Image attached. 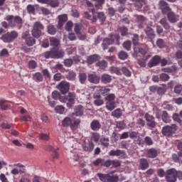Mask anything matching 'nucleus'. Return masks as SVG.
Returning a JSON list of instances; mask_svg holds the SVG:
<instances>
[{
    "instance_id": "obj_32",
    "label": "nucleus",
    "mask_w": 182,
    "mask_h": 182,
    "mask_svg": "<svg viewBox=\"0 0 182 182\" xmlns=\"http://www.w3.org/2000/svg\"><path fill=\"white\" fill-rule=\"evenodd\" d=\"M139 167L141 170H147L149 168V161L144 158L141 159L139 161Z\"/></svg>"
},
{
    "instance_id": "obj_54",
    "label": "nucleus",
    "mask_w": 182,
    "mask_h": 182,
    "mask_svg": "<svg viewBox=\"0 0 182 182\" xmlns=\"http://www.w3.org/2000/svg\"><path fill=\"white\" fill-rule=\"evenodd\" d=\"M156 46H158V48H159L160 49H163V48L166 46V42H164V40L159 38L156 41Z\"/></svg>"
},
{
    "instance_id": "obj_45",
    "label": "nucleus",
    "mask_w": 182,
    "mask_h": 182,
    "mask_svg": "<svg viewBox=\"0 0 182 182\" xmlns=\"http://www.w3.org/2000/svg\"><path fill=\"white\" fill-rule=\"evenodd\" d=\"M96 66H98L100 69H106L107 68V62L105 60H102L101 61H99L96 63Z\"/></svg>"
},
{
    "instance_id": "obj_40",
    "label": "nucleus",
    "mask_w": 182,
    "mask_h": 182,
    "mask_svg": "<svg viewBox=\"0 0 182 182\" xmlns=\"http://www.w3.org/2000/svg\"><path fill=\"white\" fill-rule=\"evenodd\" d=\"M137 23L139 24V28H143V23H144L146 21V17L143 16L142 15H136L135 16Z\"/></svg>"
},
{
    "instance_id": "obj_18",
    "label": "nucleus",
    "mask_w": 182,
    "mask_h": 182,
    "mask_svg": "<svg viewBox=\"0 0 182 182\" xmlns=\"http://www.w3.org/2000/svg\"><path fill=\"white\" fill-rule=\"evenodd\" d=\"M82 28H83V26L81 23H77L75 24L74 32L81 40L85 39V35L82 34Z\"/></svg>"
},
{
    "instance_id": "obj_26",
    "label": "nucleus",
    "mask_w": 182,
    "mask_h": 182,
    "mask_svg": "<svg viewBox=\"0 0 182 182\" xmlns=\"http://www.w3.org/2000/svg\"><path fill=\"white\" fill-rule=\"evenodd\" d=\"M99 59H100V55L97 54L90 55L87 58V63H88V65H93V63L97 62Z\"/></svg>"
},
{
    "instance_id": "obj_48",
    "label": "nucleus",
    "mask_w": 182,
    "mask_h": 182,
    "mask_svg": "<svg viewBox=\"0 0 182 182\" xmlns=\"http://www.w3.org/2000/svg\"><path fill=\"white\" fill-rule=\"evenodd\" d=\"M7 102L5 100H0V107L2 110H6L9 108V105L6 104Z\"/></svg>"
},
{
    "instance_id": "obj_46",
    "label": "nucleus",
    "mask_w": 182,
    "mask_h": 182,
    "mask_svg": "<svg viewBox=\"0 0 182 182\" xmlns=\"http://www.w3.org/2000/svg\"><path fill=\"white\" fill-rule=\"evenodd\" d=\"M71 123H72V119L70 117H65L62 121V124L63 127H69V126L70 127Z\"/></svg>"
},
{
    "instance_id": "obj_19",
    "label": "nucleus",
    "mask_w": 182,
    "mask_h": 182,
    "mask_svg": "<svg viewBox=\"0 0 182 182\" xmlns=\"http://www.w3.org/2000/svg\"><path fill=\"white\" fill-rule=\"evenodd\" d=\"M53 59H60L65 56V51L57 48H53Z\"/></svg>"
},
{
    "instance_id": "obj_53",
    "label": "nucleus",
    "mask_w": 182,
    "mask_h": 182,
    "mask_svg": "<svg viewBox=\"0 0 182 182\" xmlns=\"http://www.w3.org/2000/svg\"><path fill=\"white\" fill-rule=\"evenodd\" d=\"M116 126L117 129H119V130H124V129H126V123L124 121L117 122Z\"/></svg>"
},
{
    "instance_id": "obj_38",
    "label": "nucleus",
    "mask_w": 182,
    "mask_h": 182,
    "mask_svg": "<svg viewBox=\"0 0 182 182\" xmlns=\"http://www.w3.org/2000/svg\"><path fill=\"white\" fill-rule=\"evenodd\" d=\"M109 72L112 73V75L115 74L117 75V76H122V71L120 70V68L114 66H112L109 68Z\"/></svg>"
},
{
    "instance_id": "obj_34",
    "label": "nucleus",
    "mask_w": 182,
    "mask_h": 182,
    "mask_svg": "<svg viewBox=\"0 0 182 182\" xmlns=\"http://www.w3.org/2000/svg\"><path fill=\"white\" fill-rule=\"evenodd\" d=\"M97 90L99 95L101 94L103 96H106L107 93L110 92V88H108L107 87H97Z\"/></svg>"
},
{
    "instance_id": "obj_28",
    "label": "nucleus",
    "mask_w": 182,
    "mask_h": 182,
    "mask_svg": "<svg viewBox=\"0 0 182 182\" xmlns=\"http://www.w3.org/2000/svg\"><path fill=\"white\" fill-rule=\"evenodd\" d=\"M93 98L95 99L94 105H95V106H102L105 103L100 94H94Z\"/></svg>"
},
{
    "instance_id": "obj_22",
    "label": "nucleus",
    "mask_w": 182,
    "mask_h": 182,
    "mask_svg": "<svg viewBox=\"0 0 182 182\" xmlns=\"http://www.w3.org/2000/svg\"><path fill=\"white\" fill-rule=\"evenodd\" d=\"M95 149V144L93 142H85L82 144V149L84 151H87V153H92Z\"/></svg>"
},
{
    "instance_id": "obj_52",
    "label": "nucleus",
    "mask_w": 182,
    "mask_h": 182,
    "mask_svg": "<svg viewBox=\"0 0 182 182\" xmlns=\"http://www.w3.org/2000/svg\"><path fill=\"white\" fill-rule=\"evenodd\" d=\"M35 11H36V9L35 8L34 5L28 4L27 6L28 14H30L31 15H35Z\"/></svg>"
},
{
    "instance_id": "obj_47",
    "label": "nucleus",
    "mask_w": 182,
    "mask_h": 182,
    "mask_svg": "<svg viewBox=\"0 0 182 182\" xmlns=\"http://www.w3.org/2000/svg\"><path fill=\"white\" fill-rule=\"evenodd\" d=\"M159 23L162 25L163 28L166 31L170 29V25L167 23V19L166 18H161L159 21Z\"/></svg>"
},
{
    "instance_id": "obj_39",
    "label": "nucleus",
    "mask_w": 182,
    "mask_h": 182,
    "mask_svg": "<svg viewBox=\"0 0 182 182\" xmlns=\"http://www.w3.org/2000/svg\"><path fill=\"white\" fill-rule=\"evenodd\" d=\"M134 2L135 8L141 9L143 8V4H146V0H132Z\"/></svg>"
},
{
    "instance_id": "obj_63",
    "label": "nucleus",
    "mask_w": 182,
    "mask_h": 182,
    "mask_svg": "<svg viewBox=\"0 0 182 182\" xmlns=\"http://www.w3.org/2000/svg\"><path fill=\"white\" fill-rule=\"evenodd\" d=\"M100 143L102 146H104L105 147H109V138L102 137L100 139Z\"/></svg>"
},
{
    "instance_id": "obj_57",
    "label": "nucleus",
    "mask_w": 182,
    "mask_h": 182,
    "mask_svg": "<svg viewBox=\"0 0 182 182\" xmlns=\"http://www.w3.org/2000/svg\"><path fill=\"white\" fill-rule=\"evenodd\" d=\"M118 58L121 60H125V59H127V58H129V55H127V53L124 51H120L119 53Z\"/></svg>"
},
{
    "instance_id": "obj_5",
    "label": "nucleus",
    "mask_w": 182,
    "mask_h": 182,
    "mask_svg": "<svg viewBox=\"0 0 182 182\" xmlns=\"http://www.w3.org/2000/svg\"><path fill=\"white\" fill-rule=\"evenodd\" d=\"M75 100H76V93L75 92H68V95L62 96L60 98V102L66 103L68 109H70L75 105Z\"/></svg>"
},
{
    "instance_id": "obj_29",
    "label": "nucleus",
    "mask_w": 182,
    "mask_h": 182,
    "mask_svg": "<svg viewBox=\"0 0 182 182\" xmlns=\"http://www.w3.org/2000/svg\"><path fill=\"white\" fill-rule=\"evenodd\" d=\"M32 79L33 80H34V82H36L37 83L43 82V75L41 72H36L33 74Z\"/></svg>"
},
{
    "instance_id": "obj_37",
    "label": "nucleus",
    "mask_w": 182,
    "mask_h": 182,
    "mask_svg": "<svg viewBox=\"0 0 182 182\" xmlns=\"http://www.w3.org/2000/svg\"><path fill=\"white\" fill-rule=\"evenodd\" d=\"M162 72H165L166 73H176L177 72V67L176 65L164 68L161 69Z\"/></svg>"
},
{
    "instance_id": "obj_25",
    "label": "nucleus",
    "mask_w": 182,
    "mask_h": 182,
    "mask_svg": "<svg viewBox=\"0 0 182 182\" xmlns=\"http://www.w3.org/2000/svg\"><path fill=\"white\" fill-rule=\"evenodd\" d=\"M68 21V15L67 14H63L58 16V29H60L62 26L65 25V23Z\"/></svg>"
},
{
    "instance_id": "obj_35",
    "label": "nucleus",
    "mask_w": 182,
    "mask_h": 182,
    "mask_svg": "<svg viewBox=\"0 0 182 182\" xmlns=\"http://www.w3.org/2000/svg\"><path fill=\"white\" fill-rule=\"evenodd\" d=\"M80 124V119H72L70 127L71 130H76V129H77V127H79Z\"/></svg>"
},
{
    "instance_id": "obj_16",
    "label": "nucleus",
    "mask_w": 182,
    "mask_h": 182,
    "mask_svg": "<svg viewBox=\"0 0 182 182\" xmlns=\"http://www.w3.org/2000/svg\"><path fill=\"white\" fill-rule=\"evenodd\" d=\"M92 164H94L96 166H100L101 167H107L109 168V159L105 160L104 159L98 158L95 161L92 162Z\"/></svg>"
},
{
    "instance_id": "obj_41",
    "label": "nucleus",
    "mask_w": 182,
    "mask_h": 182,
    "mask_svg": "<svg viewBox=\"0 0 182 182\" xmlns=\"http://www.w3.org/2000/svg\"><path fill=\"white\" fill-rule=\"evenodd\" d=\"M112 117H116L117 119H119V117H122V116L123 115V112H122V109L120 108H117L115 110H114L112 112Z\"/></svg>"
},
{
    "instance_id": "obj_50",
    "label": "nucleus",
    "mask_w": 182,
    "mask_h": 182,
    "mask_svg": "<svg viewBox=\"0 0 182 182\" xmlns=\"http://www.w3.org/2000/svg\"><path fill=\"white\" fill-rule=\"evenodd\" d=\"M108 162H109V167H110V166H114V167H120V166L122 164L119 162V161H118V160H110V159H108Z\"/></svg>"
},
{
    "instance_id": "obj_3",
    "label": "nucleus",
    "mask_w": 182,
    "mask_h": 182,
    "mask_svg": "<svg viewBox=\"0 0 182 182\" xmlns=\"http://www.w3.org/2000/svg\"><path fill=\"white\" fill-rule=\"evenodd\" d=\"M116 171H112L109 173H97V177L102 182H119V176L113 175Z\"/></svg>"
},
{
    "instance_id": "obj_15",
    "label": "nucleus",
    "mask_w": 182,
    "mask_h": 182,
    "mask_svg": "<svg viewBox=\"0 0 182 182\" xmlns=\"http://www.w3.org/2000/svg\"><path fill=\"white\" fill-rule=\"evenodd\" d=\"M159 9L164 15H168L171 11V9L168 6V4L164 1H159Z\"/></svg>"
},
{
    "instance_id": "obj_11",
    "label": "nucleus",
    "mask_w": 182,
    "mask_h": 182,
    "mask_svg": "<svg viewBox=\"0 0 182 182\" xmlns=\"http://www.w3.org/2000/svg\"><path fill=\"white\" fill-rule=\"evenodd\" d=\"M21 38L25 41L27 46H33V45L36 43V40L31 36V34H29V32L28 31L23 33Z\"/></svg>"
},
{
    "instance_id": "obj_64",
    "label": "nucleus",
    "mask_w": 182,
    "mask_h": 182,
    "mask_svg": "<svg viewBox=\"0 0 182 182\" xmlns=\"http://www.w3.org/2000/svg\"><path fill=\"white\" fill-rule=\"evenodd\" d=\"M119 31L121 33V36H127V35L129 32V29L126 26H122L119 28Z\"/></svg>"
},
{
    "instance_id": "obj_14",
    "label": "nucleus",
    "mask_w": 182,
    "mask_h": 182,
    "mask_svg": "<svg viewBox=\"0 0 182 182\" xmlns=\"http://www.w3.org/2000/svg\"><path fill=\"white\" fill-rule=\"evenodd\" d=\"M144 118L145 120H146L147 123H146V126H148V127H151V129H154V127H156V120L154 119V117H153V115H151L149 113L145 114L144 115Z\"/></svg>"
},
{
    "instance_id": "obj_20",
    "label": "nucleus",
    "mask_w": 182,
    "mask_h": 182,
    "mask_svg": "<svg viewBox=\"0 0 182 182\" xmlns=\"http://www.w3.org/2000/svg\"><path fill=\"white\" fill-rule=\"evenodd\" d=\"M160 60H161V57H160V55H154L148 64L149 68L157 66V65L160 63Z\"/></svg>"
},
{
    "instance_id": "obj_49",
    "label": "nucleus",
    "mask_w": 182,
    "mask_h": 182,
    "mask_svg": "<svg viewBox=\"0 0 182 182\" xmlns=\"http://www.w3.org/2000/svg\"><path fill=\"white\" fill-rule=\"evenodd\" d=\"M28 68L30 70H33L36 68H38V63H36V61H35L33 60H31L28 63Z\"/></svg>"
},
{
    "instance_id": "obj_24",
    "label": "nucleus",
    "mask_w": 182,
    "mask_h": 182,
    "mask_svg": "<svg viewBox=\"0 0 182 182\" xmlns=\"http://www.w3.org/2000/svg\"><path fill=\"white\" fill-rule=\"evenodd\" d=\"M168 21L171 23H176L178 21V15L176 14L174 12L171 11L167 14Z\"/></svg>"
},
{
    "instance_id": "obj_43",
    "label": "nucleus",
    "mask_w": 182,
    "mask_h": 182,
    "mask_svg": "<svg viewBox=\"0 0 182 182\" xmlns=\"http://www.w3.org/2000/svg\"><path fill=\"white\" fill-rule=\"evenodd\" d=\"M172 119L173 122H176V123H178L181 126H182L181 117H180L178 113H173L172 115Z\"/></svg>"
},
{
    "instance_id": "obj_31",
    "label": "nucleus",
    "mask_w": 182,
    "mask_h": 182,
    "mask_svg": "<svg viewBox=\"0 0 182 182\" xmlns=\"http://www.w3.org/2000/svg\"><path fill=\"white\" fill-rule=\"evenodd\" d=\"M101 82L105 85H107V83H110L112 82V75L109 74H102L101 75Z\"/></svg>"
},
{
    "instance_id": "obj_60",
    "label": "nucleus",
    "mask_w": 182,
    "mask_h": 182,
    "mask_svg": "<svg viewBox=\"0 0 182 182\" xmlns=\"http://www.w3.org/2000/svg\"><path fill=\"white\" fill-rule=\"evenodd\" d=\"M68 80H75L76 79V73L70 71L67 75Z\"/></svg>"
},
{
    "instance_id": "obj_4",
    "label": "nucleus",
    "mask_w": 182,
    "mask_h": 182,
    "mask_svg": "<svg viewBox=\"0 0 182 182\" xmlns=\"http://www.w3.org/2000/svg\"><path fill=\"white\" fill-rule=\"evenodd\" d=\"M120 36L119 34H110L109 38H106L104 39L102 47L104 50H106L107 48H109V45H113L114 43L115 45H120Z\"/></svg>"
},
{
    "instance_id": "obj_8",
    "label": "nucleus",
    "mask_w": 182,
    "mask_h": 182,
    "mask_svg": "<svg viewBox=\"0 0 182 182\" xmlns=\"http://www.w3.org/2000/svg\"><path fill=\"white\" fill-rule=\"evenodd\" d=\"M116 99V95L114 94H108L105 97V100H106V109L107 110H109V112H112V110H114L116 109V102H114V100Z\"/></svg>"
},
{
    "instance_id": "obj_44",
    "label": "nucleus",
    "mask_w": 182,
    "mask_h": 182,
    "mask_svg": "<svg viewBox=\"0 0 182 182\" xmlns=\"http://www.w3.org/2000/svg\"><path fill=\"white\" fill-rule=\"evenodd\" d=\"M75 116H82L83 114V106L78 105L75 109Z\"/></svg>"
},
{
    "instance_id": "obj_36",
    "label": "nucleus",
    "mask_w": 182,
    "mask_h": 182,
    "mask_svg": "<svg viewBox=\"0 0 182 182\" xmlns=\"http://www.w3.org/2000/svg\"><path fill=\"white\" fill-rule=\"evenodd\" d=\"M134 55H139V53H141L143 56L147 54V49L146 48H141L139 47H134Z\"/></svg>"
},
{
    "instance_id": "obj_12",
    "label": "nucleus",
    "mask_w": 182,
    "mask_h": 182,
    "mask_svg": "<svg viewBox=\"0 0 182 182\" xmlns=\"http://www.w3.org/2000/svg\"><path fill=\"white\" fill-rule=\"evenodd\" d=\"M14 168L11 171V174L13 176H18V174H23L26 172V168H25V166L21 164H16L14 165Z\"/></svg>"
},
{
    "instance_id": "obj_9",
    "label": "nucleus",
    "mask_w": 182,
    "mask_h": 182,
    "mask_svg": "<svg viewBox=\"0 0 182 182\" xmlns=\"http://www.w3.org/2000/svg\"><path fill=\"white\" fill-rule=\"evenodd\" d=\"M177 132V125L176 124H172L171 126L166 125L162 128V134L170 137Z\"/></svg>"
},
{
    "instance_id": "obj_21",
    "label": "nucleus",
    "mask_w": 182,
    "mask_h": 182,
    "mask_svg": "<svg viewBox=\"0 0 182 182\" xmlns=\"http://www.w3.org/2000/svg\"><path fill=\"white\" fill-rule=\"evenodd\" d=\"M101 127L102 124H100V122H99V120L97 119H94L90 123V129L93 132H99Z\"/></svg>"
},
{
    "instance_id": "obj_10",
    "label": "nucleus",
    "mask_w": 182,
    "mask_h": 182,
    "mask_svg": "<svg viewBox=\"0 0 182 182\" xmlns=\"http://www.w3.org/2000/svg\"><path fill=\"white\" fill-rule=\"evenodd\" d=\"M165 180L167 182H177L176 176V168H172L166 171Z\"/></svg>"
},
{
    "instance_id": "obj_27",
    "label": "nucleus",
    "mask_w": 182,
    "mask_h": 182,
    "mask_svg": "<svg viewBox=\"0 0 182 182\" xmlns=\"http://www.w3.org/2000/svg\"><path fill=\"white\" fill-rule=\"evenodd\" d=\"M88 80L90 83L97 85L100 82V77L96 74H90L88 75Z\"/></svg>"
},
{
    "instance_id": "obj_23",
    "label": "nucleus",
    "mask_w": 182,
    "mask_h": 182,
    "mask_svg": "<svg viewBox=\"0 0 182 182\" xmlns=\"http://www.w3.org/2000/svg\"><path fill=\"white\" fill-rule=\"evenodd\" d=\"M159 156V151L154 148L149 149L146 152L148 159H156Z\"/></svg>"
},
{
    "instance_id": "obj_30",
    "label": "nucleus",
    "mask_w": 182,
    "mask_h": 182,
    "mask_svg": "<svg viewBox=\"0 0 182 182\" xmlns=\"http://www.w3.org/2000/svg\"><path fill=\"white\" fill-rule=\"evenodd\" d=\"M144 32L149 39H154V38H156L154 30H153L151 27H147L146 28H145Z\"/></svg>"
},
{
    "instance_id": "obj_62",
    "label": "nucleus",
    "mask_w": 182,
    "mask_h": 182,
    "mask_svg": "<svg viewBox=\"0 0 182 182\" xmlns=\"http://www.w3.org/2000/svg\"><path fill=\"white\" fill-rule=\"evenodd\" d=\"M55 110L56 113H59V114H63L65 112V107L62 105H58L55 107Z\"/></svg>"
},
{
    "instance_id": "obj_33",
    "label": "nucleus",
    "mask_w": 182,
    "mask_h": 182,
    "mask_svg": "<svg viewBox=\"0 0 182 182\" xmlns=\"http://www.w3.org/2000/svg\"><path fill=\"white\" fill-rule=\"evenodd\" d=\"M161 119L164 123H171V117L168 115V112L163 111L161 114Z\"/></svg>"
},
{
    "instance_id": "obj_42",
    "label": "nucleus",
    "mask_w": 182,
    "mask_h": 182,
    "mask_svg": "<svg viewBox=\"0 0 182 182\" xmlns=\"http://www.w3.org/2000/svg\"><path fill=\"white\" fill-rule=\"evenodd\" d=\"M78 79L81 85H85L86 80L87 79V75L85 73H81L78 75Z\"/></svg>"
},
{
    "instance_id": "obj_51",
    "label": "nucleus",
    "mask_w": 182,
    "mask_h": 182,
    "mask_svg": "<svg viewBox=\"0 0 182 182\" xmlns=\"http://www.w3.org/2000/svg\"><path fill=\"white\" fill-rule=\"evenodd\" d=\"M47 29L49 35H56V28H55V26L50 25L47 27Z\"/></svg>"
},
{
    "instance_id": "obj_2",
    "label": "nucleus",
    "mask_w": 182,
    "mask_h": 182,
    "mask_svg": "<svg viewBox=\"0 0 182 182\" xmlns=\"http://www.w3.org/2000/svg\"><path fill=\"white\" fill-rule=\"evenodd\" d=\"M91 12L92 14V16H91L87 11L84 12V18L93 23L97 22V19H99L100 22H105V21H106V16H105V13L96 12L95 9H92Z\"/></svg>"
},
{
    "instance_id": "obj_59",
    "label": "nucleus",
    "mask_w": 182,
    "mask_h": 182,
    "mask_svg": "<svg viewBox=\"0 0 182 182\" xmlns=\"http://www.w3.org/2000/svg\"><path fill=\"white\" fill-rule=\"evenodd\" d=\"M180 157H182L180 156L179 152L177 154H173L171 156V159L174 163H180Z\"/></svg>"
},
{
    "instance_id": "obj_58",
    "label": "nucleus",
    "mask_w": 182,
    "mask_h": 182,
    "mask_svg": "<svg viewBox=\"0 0 182 182\" xmlns=\"http://www.w3.org/2000/svg\"><path fill=\"white\" fill-rule=\"evenodd\" d=\"M132 43L134 48L139 47V35L134 34V36L132 38Z\"/></svg>"
},
{
    "instance_id": "obj_1",
    "label": "nucleus",
    "mask_w": 182,
    "mask_h": 182,
    "mask_svg": "<svg viewBox=\"0 0 182 182\" xmlns=\"http://www.w3.org/2000/svg\"><path fill=\"white\" fill-rule=\"evenodd\" d=\"M5 21L1 22L2 28L4 29H9V28H15L16 25L21 28L22 25H23V20L19 16H13V15H8L5 18Z\"/></svg>"
},
{
    "instance_id": "obj_6",
    "label": "nucleus",
    "mask_w": 182,
    "mask_h": 182,
    "mask_svg": "<svg viewBox=\"0 0 182 182\" xmlns=\"http://www.w3.org/2000/svg\"><path fill=\"white\" fill-rule=\"evenodd\" d=\"M45 29V26L42 23L39 21H36L33 26V30L31 31V34L33 38L39 39L42 36V31Z\"/></svg>"
},
{
    "instance_id": "obj_56",
    "label": "nucleus",
    "mask_w": 182,
    "mask_h": 182,
    "mask_svg": "<svg viewBox=\"0 0 182 182\" xmlns=\"http://www.w3.org/2000/svg\"><path fill=\"white\" fill-rule=\"evenodd\" d=\"M159 78L162 82H168L170 80V75L166 73H161L159 75Z\"/></svg>"
},
{
    "instance_id": "obj_13",
    "label": "nucleus",
    "mask_w": 182,
    "mask_h": 182,
    "mask_svg": "<svg viewBox=\"0 0 182 182\" xmlns=\"http://www.w3.org/2000/svg\"><path fill=\"white\" fill-rule=\"evenodd\" d=\"M70 84L66 81H62L57 85V89L60 90L62 95H66L69 92Z\"/></svg>"
},
{
    "instance_id": "obj_55",
    "label": "nucleus",
    "mask_w": 182,
    "mask_h": 182,
    "mask_svg": "<svg viewBox=\"0 0 182 182\" xmlns=\"http://www.w3.org/2000/svg\"><path fill=\"white\" fill-rule=\"evenodd\" d=\"M50 43L51 46H59V41L55 37L50 38Z\"/></svg>"
},
{
    "instance_id": "obj_61",
    "label": "nucleus",
    "mask_w": 182,
    "mask_h": 182,
    "mask_svg": "<svg viewBox=\"0 0 182 182\" xmlns=\"http://www.w3.org/2000/svg\"><path fill=\"white\" fill-rule=\"evenodd\" d=\"M181 91H182L181 84H177L176 85H175L173 89L174 93H176V95H180V93H181Z\"/></svg>"
},
{
    "instance_id": "obj_17",
    "label": "nucleus",
    "mask_w": 182,
    "mask_h": 182,
    "mask_svg": "<svg viewBox=\"0 0 182 182\" xmlns=\"http://www.w3.org/2000/svg\"><path fill=\"white\" fill-rule=\"evenodd\" d=\"M109 156H117L119 157V159H126L127 157V154H126V152L124 151L117 149V150H111L109 152Z\"/></svg>"
},
{
    "instance_id": "obj_7",
    "label": "nucleus",
    "mask_w": 182,
    "mask_h": 182,
    "mask_svg": "<svg viewBox=\"0 0 182 182\" xmlns=\"http://www.w3.org/2000/svg\"><path fill=\"white\" fill-rule=\"evenodd\" d=\"M19 36V34L15 31H11L10 33H6L0 37V40L3 41L4 43H12L15 39Z\"/></svg>"
}]
</instances>
